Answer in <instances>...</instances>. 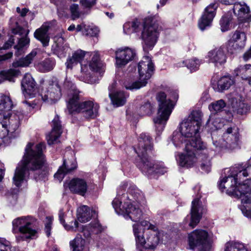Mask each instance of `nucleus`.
<instances>
[{"mask_svg": "<svg viewBox=\"0 0 251 251\" xmlns=\"http://www.w3.org/2000/svg\"><path fill=\"white\" fill-rule=\"evenodd\" d=\"M45 150L44 143L36 145L28 143L27 144L23 158L16 168L13 178V183L17 187L21 186L26 176L29 175V170H39L43 166L45 161L43 152Z\"/></svg>", "mask_w": 251, "mask_h": 251, "instance_id": "1", "label": "nucleus"}, {"mask_svg": "<svg viewBox=\"0 0 251 251\" xmlns=\"http://www.w3.org/2000/svg\"><path fill=\"white\" fill-rule=\"evenodd\" d=\"M152 149L151 139L146 133H141L138 139V145L135 151L138 154L136 165L142 172L150 178H156L164 174L167 169L162 162H155L149 157Z\"/></svg>", "mask_w": 251, "mask_h": 251, "instance_id": "2", "label": "nucleus"}, {"mask_svg": "<svg viewBox=\"0 0 251 251\" xmlns=\"http://www.w3.org/2000/svg\"><path fill=\"white\" fill-rule=\"evenodd\" d=\"M141 28H143L141 35L143 48L145 52H148L153 49L158 38L159 27L157 18L149 17L144 20L142 25L136 20L126 23L123 25L124 31L127 34L137 32Z\"/></svg>", "mask_w": 251, "mask_h": 251, "instance_id": "3", "label": "nucleus"}, {"mask_svg": "<svg viewBox=\"0 0 251 251\" xmlns=\"http://www.w3.org/2000/svg\"><path fill=\"white\" fill-rule=\"evenodd\" d=\"M201 124V114L198 111H193L189 117L180 124V132L175 131L172 135V141L174 145L180 147L183 142H195L201 140L199 132Z\"/></svg>", "mask_w": 251, "mask_h": 251, "instance_id": "4", "label": "nucleus"}, {"mask_svg": "<svg viewBox=\"0 0 251 251\" xmlns=\"http://www.w3.org/2000/svg\"><path fill=\"white\" fill-rule=\"evenodd\" d=\"M227 176L220 178L217 184L219 188H238L245 185L244 178L251 176V165L244 168L238 165L228 169Z\"/></svg>", "mask_w": 251, "mask_h": 251, "instance_id": "5", "label": "nucleus"}, {"mask_svg": "<svg viewBox=\"0 0 251 251\" xmlns=\"http://www.w3.org/2000/svg\"><path fill=\"white\" fill-rule=\"evenodd\" d=\"M124 189L117 192V197L112 201V205L116 212L123 215L127 219L129 218L133 222L139 221L142 215V212L138 206L132 204L128 200H126L127 195Z\"/></svg>", "mask_w": 251, "mask_h": 251, "instance_id": "6", "label": "nucleus"}, {"mask_svg": "<svg viewBox=\"0 0 251 251\" xmlns=\"http://www.w3.org/2000/svg\"><path fill=\"white\" fill-rule=\"evenodd\" d=\"M156 100L158 103V110L153 122L156 130L160 132L163 130L175 104L170 99L167 98L164 92L158 93L156 95Z\"/></svg>", "mask_w": 251, "mask_h": 251, "instance_id": "7", "label": "nucleus"}, {"mask_svg": "<svg viewBox=\"0 0 251 251\" xmlns=\"http://www.w3.org/2000/svg\"><path fill=\"white\" fill-rule=\"evenodd\" d=\"M133 232L135 236L136 246L143 247L145 249L154 250L160 243L161 233L157 228L155 229L147 230L142 234L139 225H133Z\"/></svg>", "mask_w": 251, "mask_h": 251, "instance_id": "8", "label": "nucleus"}, {"mask_svg": "<svg viewBox=\"0 0 251 251\" xmlns=\"http://www.w3.org/2000/svg\"><path fill=\"white\" fill-rule=\"evenodd\" d=\"M35 222V219L29 216L20 217L13 220V232L20 233L16 237L18 242L31 239L35 235L36 231L34 229Z\"/></svg>", "mask_w": 251, "mask_h": 251, "instance_id": "9", "label": "nucleus"}, {"mask_svg": "<svg viewBox=\"0 0 251 251\" xmlns=\"http://www.w3.org/2000/svg\"><path fill=\"white\" fill-rule=\"evenodd\" d=\"M138 67L139 80L131 84H126L125 86L126 89H138L146 86L147 80L151 77L154 71L153 64L151 59L148 56L143 58V60L139 63Z\"/></svg>", "mask_w": 251, "mask_h": 251, "instance_id": "10", "label": "nucleus"}, {"mask_svg": "<svg viewBox=\"0 0 251 251\" xmlns=\"http://www.w3.org/2000/svg\"><path fill=\"white\" fill-rule=\"evenodd\" d=\"M90 59L88 61H84L81 63V72L84 75L83 80L88 83L96 82V79L91 77V73H99L101 74L103 72V64L100 61V54L97 51L88 52Z\"/></svg>", "mask_w": 251, "mask_h": 251, "instance_id": "11", "label": "nucleus"}, {"mask_svg": "<svg viewBox=\"0 0 251 251\" xmlns=\"http://www.w3.org/2000/svg\"><path fill=\"white\" fill-rule=\"evenodd\" d=\"M204 143L199 140L186 143L185 152L180 154L179 157V165L187 168L193 167L198 160L195 151H201V149H204Z\"/></svg>", "mask_w": 251, "mask_h": 251, "instance_id": "12", "label": "nucleus"}, {"mask_svg": "<svg viewBox=\"0 0 251 251\" xmlns=\"http://www.w3.org/2000/svg\"><path fill=\"white\" fill-rule=\"evenodd\" d=\"M217 131H214L212 134L213 145L216 148H226L233 150L237 148L240 143L239 134L237 128L229 127L223 134L222 140L217 141L215 135Z\"/></svg>", "mask_w": 251, "mask_h": 251, "instance_id": "13", "label": "nucleus"}, {"mask_svg": "<svg viewBox=\"0 0 251 251\" xmlns=\"http://www.w3.org/2000/svg\"><path fill=\"white\" fill-rule=\"evenodd\" d=\"M188 242L190 248L194 250L197 247L201 251H209L211 248V242L208 232L203 229H198L188 234Z\"/></svg>", "mask_w": 251, "mask_h": 251, "instance_id": "14", "label": "nucleus"}, {"mask_svg": "<svg viewBox=\"0 0 251 251\" xmlns=\"http://www.w3.org/2000/svg\"><path fill=\"white\" fill-rule=\"evenodd\" d=\"M20 118L15 114L9 117V114L0 113V138L6 136L9 132H14L19 127Z\"/></svg>", "mask_w": 251, "mask_h": 251, "instance_id": "15", "label": "nucleus"}, {"mask_svg": "<svg viewBox=\"0 0 251 251\" xmlns=\"http://www.w3.org/2000/svg\"><path fill=\"white\" fill-rule=\"evenodd\" d=\"M40 95L44 101L50 104L55 103L62 96L58 82L55 81L49 84L47 88L42 90Z\"/></svg>", "mask_w": 251, "mask_h": 251, "instance_id": "16", "label": "nucleus"}, {"mask_svg": "<svg viewBox=\"0 0 251 251\" xmlns=\"http://www.w3.org/2000/svg\"><path fill=\"white\" fill-rule=\"evenodd\" d=\"M99 109V106L97 103L87 100L81 102L75 111V114L81 113L85 119H93L98 116Z\"/></svg>", "mask_w": 251, "mask_h": 251, "instance_id": "17", "label": "nucleus"}, {"mask_svg": "<svg viewBox=\"0 0 251 251\" xmlns=\"http://www.w3.org/2000/svg\"><path fill=\"white\" fill-rule=\"evenodd\" d=\"M115 55L116 65L122 68L134 58L136 52L133 49L128 47L120 48L115 51Z\"/></svg>", "mask_w": 251, "mask_h": 251, "instance_id": "18", "label": "nucleus"}, {"mask_svg": "<svg viewBox=\"0 0 251 251\" xmlns=\"http://www.w3.org/2000/svg\"><path fill=\"white\" fill-rule=\"evenodd\" d=\"M206 58L215 66H221L226 61L225 50L223 47L215 48L208 52Z\"/></svg>", "mask_w": 251, "mask_h": 251, "instance_id": "19", "label": "nucleus"}, {"mask_svg": "<svg viewBox=\"0 0 251 251\" xmlns=\"http://www.w3.org/2000/svg\"><path fill=\"white\" fill-rule=\"evenodd\" d=\"M217 7V3H212L205 8L203 14L199 22V26L201 30H203L207 26L210 25L215 16Z\"/></svg>", "mask_w": 251, "mask_h": 251, "instance_id": "20", "label": "nucleus"}, {"mask_svg": "<svg viewBox=\"0 0 251 251\" xmlns=\"http://www.w3.org/2000/svg\"><path fill=\"white\" fill-rule=\"evenodd\" d=\"M23 93L25 97H34L37 92L36 83L29 73L25 75L21 82Z\"/></svg>", "mask_w": 251, "mask_h": 251, "instance_id": "21", "label": "nucleus"}, {"mask_svg": "<svg viewBox=\"0 0 251 251\" xmlns=\"http://www.w3.org/2000/svg\"><path fill=\"white\" fill-rule=\"evenodd\" d=\"M82 92L78 89H74L68 92L67 98V109L70 114H75V111L79 106L82 98Z\"/></svg>", "mask_w": 251, "mask_h": 251, "instance_id": "22", "label": "nucleus"}, {"mask_svg": "<svg viewBox=\"0 0 251 251\" xmlns=\"http://www.w3.org/2000/svg\"><path fill=\"white\" fill-rule=\"evenodd\" d=\"M203 213V208L200 203L199 198L195 199L192 201L191 209V220L189 226L194 228L200 222Z\"/></svg>", "mask_w": 251, "mask_h": 251, "instance_id": "23", "label": "nucleus"}, {"mask_svg": "<svg viewBox=\"0 0 251 251\" xmlns=\"http://www.w3.org/2000/svg\"><path fill=\"white\" fill-rule=\"evenodd\" d=\"M76 168L77 163L74 158L71 159H64L63 165L59 167L56 173L54 174V178L60 182L67 174L71 173Z\"/></svg>", "mask_w": 251, "mask_h": 251, "instance_id": "24", "label": "nucleus"}, {"mask_svg": "<svg viewBox=\"0 0 251 251\" xmlns=\"http://www.w3.org/2000/svg\"><path fill=\"white\" fill-rule=\"evenodd\" d=\"M222 193L240 199L242 203H251V189H223Z\"/></svg>", "mask_w": 251, "mask_h": 251, "instance_id": "25", "label": "nucleus"}, {"mask_svg": "<svg viewBox=\"0 0 251 251\" xmlns=\"http://www.w3.org/2000/svg\"><path fill=\"white\" fill-rule=\"evenodd\" d=\"M52 130L47 136L48 143L49 145L54 144L60 136L62 132V125L58 115H55L52 121Z\"/></svg>", "mask_w": 251, "mask_h": 251, "instance_id": "26", "label": "nucleus"}, {"mask_svg": "<svg viewBox=\"0 0 251 251\" xmlns=\"http://www.w3.org/2000/svg\"><path fill=\"white\" fill-rule=\"evenodd\" d=\"M234 13L239 21H251V14H250L249 7L244 2H236L233 4Z\"/></svg>", "mask_w": 251, "mask_h": 251, "instance_id": "27", "label": "nucleus"}, {"mask_svg": "<svg viewBox=\"0 0 251 251\" xmlns=\"http://www.w3.org/2000/svg\"><path fill=\"white\" fill-rule=\"evenodd\" d=\"M12 32L15 34L24 36L19 40L18 45L15 47V49H17L15 54L16 55L19 56L23 52V48L29 42V39L27 37L28 31L18 25L16 28L13 29Z\"/></svg>", "mask_w": 251, "mask_h": 251, "instance_id": "28", "label": "nucleus"}, {"mask_svg": "<svg viewBox=\"0 0 251 251\" xmlns=\"http://www.w3.org/2000/svg\"><path fill=\"white\" fill-rule=\"evenodd\" d=\"M77 217L78 220L81 223H86L90 221L93 216L96 215L95 211L90 209L86 205L79 207L77 210Z\"/></svg>", "mask_w": 251, "mask_h": 251, "instance_id": "29", "label": "nucleus"}, {"mask_svg": "<svg viewBox=\"0 0 251 251\" xmlns=\"http://www.w3.org/2000/svg\"><path fill=\"white\" fill-rule=\"evenodd\" d=\"M208 150L206 147L204 149H201L198 155V159L200 162V167L205 173H208L211 171V163L210 159L207 155Z\"/></svg>", "mask_w": 251, "mask_h": 251, "instance_id": "30", "label": "nucleus"}, {"mask_svg": "<svg viewBox=\"0 0 251 251\" xmlns=\"http://www.w3.org/2000/svg\"><path fill=\"white\" fill-rule=\"evenodd\" d=\"M48 30L49 26L43 25L40 28L36 29L34 33V37L40 41L44 47L48 46L50 42Z\"/></svg>", "mask_w": 251, "mask_h": 251, "instance_id": "31", "label": "nucleus"}, {"mask_svg": "<svg viewBox=\"0 0 251 251\" xmlns=\"http://www.w3.org/2000/svg\"><path fill=\"white\" fill-rule=\"evenodd\" d=\"M13 106L12 100L9 96L0 94V113L9 114V117L13 116V115L11 114Z\"/></svg>", "mask_w": 251, "mask_h": 251, "instance_id": "32", "label": "nucleus"}, {"mask_svg": "<svg viewBox=\"0 0 251 251\" xmlns=\"http://www.w3.org/2000/svg\"><path fill=\"white\" fill-rule=\"evenodd\" d=\"M224 251H251V249L241 242L230 241L226 243Z\"/></svg>", "mask_w": 251, "mask_h": 251, "instance_id": "33", "label": "nucleus"}, {"mask_svg": "<svg viewBox=\"0 0 251 251\" xmlns=\"http://www.w3.org/2000/svg\"><path fill=\"white\" fill-rule=\"evenodd\" d=\"M231 40L236 48L241 49L245 46L246 35L243 31L236 30L232 36Z\"/></svg>", "mask_w": 251, "mask_h": 251, "instance_id": "34", "label": "nucleus"}, {"mask_svg": "<svg viewBox=\"0 0 251 251\" xmlns=\"http://www.w3.org/2000/svg\"><path fill=\"white\" fill-rule=\"evenodd\" d=\"M87 187L89 186L85 180L78 177L67 179L64 183V188H86Z\"/></svg>", "mask_w": 251, "mask_h": 251, "instance_id": "35", "label": "nucleus"}, {"mask_svg": "<svg viewBox=\"0 0 251 251\" xmlns=\"http://www.w3.org/2000/svg\"><path fill=\"white\" fill-rule=\"evenodd\" d=\"M36 55L37 50H34L25 58L14 61L12 63V66L14 68L27 67L32 62Z\"/></svg>", "mask_w": 251, "mask_h": 251, "instance_id": "36", "label": "nucleus"}, {"mask_svg": "<svg viewBox=\"0 0 251 251\" xmlns=\"http://www.w3.org/2000/svg\"><path fill=\"white\" fill-rule=\"evenodd\" d=\"M73 251H89L88 247L86 245V242L81 235H77L76 237L70 243Z\"/></svg>", "mask_w": 251, "mask_h": 251, "instance_id": "37", "label": "nucleus"}, {"mask_svg": "<svg viewBox=\"0 0 251 251\" xmlns=\"http://www.w3.org/2000/svg\"><path fill=\"white\" fill-rule=\"evenodd\" d=\"M236 75H240L242 79L251 84V65L247 64L240 66L234 71Z\"/></svg>", "mask_w": 251, "mask_h": 251, "instance_id": "38", "label": "nucleus"}, {"mask_svg": "<svg viewBox=\"0 0 251 251\" xmlns=\"http://www.w3.org/2000/svg\"><path fill=\"white\" fill-rule=\"evenodd\" d=\"M101 230V227L97 220H95L91 223L88 226H85L82 227V233L83 236L88 239L91 236V232H95L98 233Z\"/></svg>", "mask_w": 251, "mask_h": 251, "instance_id": "39", "label": "nucleus"}, {"mask_svg": "<svg viewBox=\"0 0 251 251\" xmlns=\"http://www.w3.org/2000/svg\"><path fill=\"white\" fill-rule=\"evenodd\" d=\"M20 72L16 69H10L0 72V83L7 80L10 82H14V78L19 75Z\"/></svg>", "mask_w": 251, "mask_h": 251, "instance_id": "40", "label": "nucleus"}, {"mask_svg": "<svg viewBox=\"0 0 251 251\" xmlns=\"http://www.w3.org/2000/svg\"><path fill=\"white\" fill-rule=\"evenodd\" d=\"M109 95L112 103L116 107L123 106L126 102V96L122 92H118L113 95L110 93Z\"/></svg>", "mask_w": 251, "mask_h": 251, "instance_id": "41", "label": "nucleus"}, {"mask_svg": "<svg viewBox=\"0 0 251 251\" xmlns=\"http://www.w3.org/2000/svg\"><path fill=\"white\" fill-rule=\"evenodd\" d=\"M53 53L57 55L60 58L64 57L68 50V47L66 45H63L60 42L54 43L51 48Z\"/></svg>", "mask_w": 251, "mask_h": 251, "instance_id": "42", "label": "nucleus"}, {"mask_svg": "<svg viewBox=\"0 0 251 251\" xmlns=\"http://www.w3.org/2000/svg\"><path fill=\"white\" fill-rule=\"evenodd\" d=\"M55 66V61L50 58H46L39 63L37 65L38 69L42 72H48L53 69Z\"/></svg>", "mask_w": 251, "mask_h": 251, "instance_id": "43", "label": "nucleus"}, {"mask_svg": "<svg viewBox=\"0 0 251 251\" xmlns=\"http://www.w3.org/2000/svg\"><path fill=\"white\" fill-rule=\"evenodd\" d=\"M233 84V80L229 76H223L217 82L218 89L219 91L228 89Z\"/></svg>", "mask_w": 251, "mask_h": 251, "instance_id": "44", "label": "nucleus"}, {"mask_svg": "<svg viewBox=\"0 0 251 251\" xmlns=\"http://www.w3.org/2000/svg\"><path fill=\"white\" fill-rule=\"evenodd\" d=\"M226 103L223 100H220L212 102L208 108L212 114L219 112L226 106Z\"/></svg>", "mask_w": 251, "mask_h": 251, "instance_id": "45", "label": "nucleus"}, {"mask_svg": "<svg viewBox=\"0 0 251 251\" xmlns=\"http://www.w3.org/2000/svg\"><path fill=\"white\" fill-rule=\"evenodd\" d=\"M201 61L196 58L186 60L182 62L191 71H195L199 67Z\"/></svg>", "mask_w": 251, "mask_h": 251, "instance_id": "46", "label": "nucleus"}, {"mask_svg": "<svg viewBox=\"0 0 251 251\" xmlns=\"http://www.w3.org/2000/svg\"><path fill=\"white\" fill-rule=\"evenodd\" d=\"M64 213L63 210H60L59 212V219L60 223L63 225L64 227L68 230L73 229L74 228H77L78 227V223L77 221L75 220L74 222L71 223L72 225H67L65 224V220L64 219Z\"/></svg>", "mask_w": 251, "mask_h": 251, "instance_id": "47", "label": "nucleus"}, {"mask_svg": "<svg viewBox=\"0 0 251 251\" xmlns=\"http://www.w3.org/2000/svg\"><path fill=\"white\" fill-rule=\"evenodd\" d=\"M69 10L71 18L73 20L78 19L81 15V12L79 9V6L77 4L73 3L70 5Z\"/></svg>", "mask_w": 251, "mask_h": 251, "instance_id": "48", "label": "nucleus"}, {"mask_svg": "<svg viewBox=\"0 0 251 251\" xmlns=\"http://www.w3.org/2000/svg\"><path fill=\"white\" fill-rule=\"evenodd\" d=\"M231 20V17L230 15H225L222 18L220 23L222 31H226L229 29Z\"/></svg>", "mask_w": 251, "mask_h": 251, "instance_id": "49", "label": "nucleus"}, {"mask_svg": "<svg viewBox=\"0 0 251 251\" xmlns=\"http://www.w3.org/2000/svg\"><path fill=\"white\" fill-rule=\"evenodd\" d=\"M0 251H16V249L11 247L8 241L4 238H0Z\"/></svg>", "mask_w": 251, "mask_h": 251, "instance_id": "50", "label": "nucleus"}, {"mask_svg": "<svg viewBox=\"0 0 251 251\" xmlns=\"http://www.w3.org/2000/svg\"><path fill=\"white\" fill-rule=\"evenodd\" d=\"M153 109V106L150 102H147L140 107V112L142 115H148Z\"/></svg>", "mask_w": 251, "mask_h": 251, "instance_id": "51", "label": "nucleus"}, {"mask_svg": "<svg viewBox=\"0 0 251 251\" xmlns=\"http://www.w3.org/2000/svg\"><path fill=\"white\" fill-rule=\"evenodd\" d=\"M139 225L140 228L141 229L142 234H144V231L147 230H151L156 229V227L150 224L147 221H143L141 222L140 224L136 223Z\"/></svg>", "mask_w": 251, "mask_h": 251, "instance_id": "52", "label": "nucleus"}, {"mask_svg": "<svg viewBox=\"0 0 251 251\" xmlns=\"http://www.w3.org/2000/svg\"><path fill=\"white\" fill-rule=\"evenodd\" d=\"M57 10L60 17H65L68 16L67 7L64 3L57 5Z\"/></svg>", "mask_w": 251, "mask_h": 251, "instance_id": "53", "label": "nucleus"}, {"mask_svg": "<svg viewBox=\"0 0 251 251\" xmlns=\"http://www.w3.org/2000/svg\"><path fill=\"white\" fill-rule=\"evenodd\" d=\"M85 30L86 34L91 36H96L99 32L98 27L93 25H86V28H85Z\"/></svg>", "mask_w": 251, "mask_h": 251, "instance_id": "54", "label": "nucleus"}, {"mask_svg": "<svg viewBox=\"0 0 251 251\" xmlns=\"http://www.w3.org/2000/svg\"><path fill=\"white\" fill-rule=\"evenodd\" d=\"M240 21L241 23L239 24V26L237 30L243 31L246 34L250 27L249 22L251 21L242 20Z\"/></svg>", "mask_w": 251, "mask_h": 251, "instance_id": "55", "label": "nucleus"}, {"mask_svg": "<svg viewBox=\"0 0 251 251\" xmlns=\"http://www.w3.org/2000/svg\"><path fill=\"white\" fill-rule=\"evenodd\" d=\"M78 63L77 60L73 57V56H69L65 63V65L67 69H72L74 66Z\"/></svg>", "mask_w": 251, "mask_h": 251, "instance_id": "56", "label": "nucleus"}, {"mask_svg": "<svg viewBox=\"0 0 251 251\" xmlns=\"http://www.w3.org/2000/svg\"><path fill=\"white\" fill-rule=\"evenodd\" d=\"M85 54V51L82 50H77L74 52L72 55L78 63H80L81 61L84 58Z\"/></svg>", "mask_w": 251, "mask_h": 251, "instance_id": "57", "label": "nucleus"}, {"mask_svg": "<svg viewBox=\"0 0 251 251\" xmlns=\"http://www.w3.org/2000/svg\"><path fill=\"white\" fill-rule=\"evenodd\" d=\"M47 222L45 224V230L47 236H50V230L51 228V224L52 221V218L51 217H47Z\"/></svg>", "mask_w": 251, "mask_h": 251, "instance_id": "58", "label": "nucleus"}, {"mask_svg": "<svg viewBox=\"0 0 251 251\" xmlns=\"http://www.w3.org/2000/svg\"><path fill=\"white\" fill-rule=\"evenodd\" d=\"M64 87L68 91H74V89H77L73 82L68 79H66L64 83Z\"/></svg>", "mask_w": 251, "mask_h": 251, "instance_id": "59", "label": "nucleus"}, {"mask_svg": "<svg viewBox=\"0 0 251 251\" xmlns=\"http://www.w3.org/2000/svg\"><path fill=\"white\" fill-rule=\"evenodd\" d=\"M96 0H80V2L85 8H90L95 4Z\"/></svg>", "mask_w": 251, "mask_h": 251, "instance_id": "60", "label": "nucleus"}, {"mask_svg": "<svg viewBox=\"0 0 251 251\" xmlns=\"http://www.w3.org/2000/svg\"><path fill=\"white\" fill-rule=\"evenodd\" d=\"M71 192L76 194L83 197H87L88 195L87 189H70Z\"/></svg>", "mask_w": 251, "mask_h": 251, "instance_id": "61", "label": "nucleus"}, {"mask_svg": "<svg viewBox=\"0 0 251 251\" xmlns=\"http://www.w3.org/2000/svg\"><path fill=\"white\" fill-rule=\"evenodd\" d=\"M25 107L27 110V112H31L32 110L36 108L37 105L34 103H31V102L25 101Z\"/></svg>", "mask_w": 251, "mask_h": 251, "instance_id": "62", "label": "nucleus"}, {"mask_svg": "<svg viewBox=\"0 0 251 251\" xmlns=\"http://www.w3.org/2000/svg\"><path fill=\"white\" fill-rule=\"evenodd\" d=\"M12 56L13 53L12 52H9L5 54L0 55V64L8 59L11 58Z\"/></svg>", "mask_w": 251, "mask_h": 251, "instance_id": "63", "label": "nucleus"}, {"mask_svg": "<svg viewBox=\"0 0 251 251\" xmlns=\"http://www.w3.org/2000/svg\"><path fill=\"white\" fill-rule=\"evenodd\" d=\"M241 209L245 216L251 218V208L250 209H247L245 206H242L241 208Z\"/></svg>", "mask_w": 251, "mask_h": 251, "instance_id": "64", "label": "nucleus"}]
</instances>
